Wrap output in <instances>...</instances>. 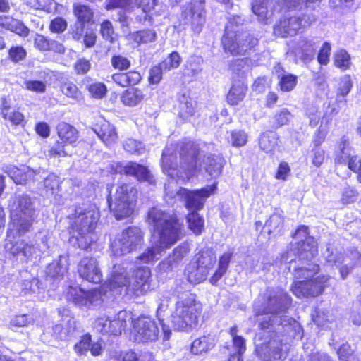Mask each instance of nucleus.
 Segmentation results:
<instances>
[{"label": "nucleus", "instance_id": "nucleus-9", "mask_svg": "<svg viewBox=\"0 0 361 361\" xmlns=\"http://www.w3.org/2000/svg\"><path fill=\"white\" fill-rule=\"evenodd\" d=\"M136 189L128 184H122L116 188L109 206L116 219H123L130 216L134 210L136 197Z\"/></svg>", "mask_w": 361, "mask_h": 361}, {"label": "nucleus", "instance_id": "nucleus-35", "mask_svg": "<svg viewBox=\"0 0 361 361\" xmlns=\"http://www.w3.org/2000/svg\"><path fill=\"white\" fill-rule=\"evenodd\" d=\"M7 173L16 184L20 185H25L29 179H34L35 174V171L28 167L21 169L13 166Z\"/></svg>", "mask_w": 361, "mask_h": 361}, {"label": "nucleus", "instance_id": "nucleus-13", "mask_svg": "<svg viewBox=\"0 0 361 361\" xmlns=\"http://www.w3.org/2000/svg\"><path fill=\"white\" fill-rule=\"evenodd\" d=\"M216 189V183H214L210 186H207L201 190L194 191H189L185 188H180V189L175 192H166V195L170 198H176L179 200H183L185 207L190 210L200 209L203 207L205 199L213 194Z\"/></svg>", "mask_w": 361, "mask_h": 361}, {"label": "nucleus", "instance_id": "nucleus-45", "mask_svg": "<svg viewBox=\"0 0 361 361\" xmlns=\"http://www.w3.org/2000/svg\"><path fill=\"white\" fill-rule=\"evenodd\" d=\"M231 257V253H224L220 258L217 270L209 279L212 284L215 285L226 273Z\"/></svg>", "mask_w": 361, "mask_h": 361}, {"label": "nucleus", "instance_id": "nucleus-18", "mask_svg": "<svg viewBox=\"0 0 361 361\" xmlns=\"http://www.w3.org/2000/svg\"><path fill=\"white\" fill-rule=\"evenodd\" d=\"M314 20L311 17H285L281 19L278 25L274 27V33L275 35L281 37L287 36H293L296 35L298 31L302 27L310 26Z\"/></svg>", "mask_w": 361, "mask_h": 361}, {"label": "nucleus", "instance_id": "nucleus-64", "mask_svg": "<svg viewBox=\"0 0 361 361\" xmlns=\"http://www.w3.org/2000/svg\"><path fill=\"white\" fill-rule=\"evenodd\" d=\"M27 55L25 49L20 46L12 47L8 53L9 59L13 62L23 60Z\"/></svg>", "mask_w": 361, "mask_h": 361}, {"label": "nucleus", "instance_id": "nucleus-10", "mask_svg": "<svg viewBox=\"0 0 361 361\" xmlns=\"http://www.w3.org/2000/svg\"><path fill=\"white\" fill-rule=\"evenodd\" d=\"M225 32L222 39L224 48L233 55L243 54L257 43V39L246 32L237 34L233 29V21H229Z\"/></svg>", "mask_w": 361, "mask_h": 361}, {"label": "nucleus", "instance_id": "nucleus-47", "mask_svg": "<svg viewBox=\"0 0 361 361\" xmlns=\"http://www.w3.org/2000/svg\"><path fill=\"white\" fill-rule=\"evenodd\" d=\"M283 224V217L280 212H275L270 216L266 221L264 228H267V233H271L276 231H280Z\"/></svg>", "mask_w": 361, "mask_h": 361}, {"label": "nucleus", "instance_id": "nucleus-29", "mask_svg": "<svg viewBox=\"0 0 361 361\" xmlns=\"http://www.w3.org/2000/svg\"><path fill=\"white\" fill-rule=\"evenodd\" d=\"M8 238L6 247L12 255L23 253L25 257H29L36 252V248L32 244L25 243L24 240H13L11 239L15 238L13 237Z\"/></svg>", "mask_w": 361, "mask_h": 361}, {"label": "nucleus", "instance_id": "nucleus-8", "mask_svg": "<svg viewBox=\"0 0 361 361\" xmlns=\"http://www.w3.org/2000/svg\"><path fill=\"white\" fill-rule=\"evenodd\" d=\"M144 233L137 226H130L118 233L111 243V252L119 257L128 254L143 244Z\"/></svg>", "mask_w": 361, "mask_h": 361}, {"label": "nucleus", "instance_id": "nucleus-54", "mask_svg": "<svg viewBox=\"0 0 361 361\" xmlns=\"http://www.w3.org/2000/svg\"><path fill=\"white\" fill-rule=\"evenodd\" d=\"M293 118L292 114L286 108L276 112L273 117V123L276 127L286 125Z\"/></svg>", "mask_w": 361, "mask_h": 361}, {"label": "nucleus", "instance_id": "nucleus-38", "mask_svg": "<svg viewBox=\"0 0 361 361\" xmlns=\"http://www.w3.org/2000/svg\"><path fill=\"white\" fill-rule=\"evenodd\" d=\"M195 102L192 99L183 96L178 106V116L184 121L189 120L195 112Z\"/></svg>", "mask_w": 361, "mask_h": 361}, {"label": "nucleus", "instance_id": "nucleus-21", "mask_svg": "<svg viewBox=\"0 0 361 361\" xmlns=\"http://www.w3.org/2000/svg\"><path fill=\"white\" fill-rule=\"evenodd\" d=\"M279 340L271 339L266 343L257 344L256 352L262 361H283L285 353Z\"/></svg>", "mask_w": 361, "mask_h": 361}, {"label": "nucleus", "instance_id": "nucleus-36", "mask_svg": "<svg viewBox=\"0 0 361 361\" xmlns=\"http://www.w3.org/2000/svg\"><path fill=\"white\" fill-rule=\"evenodd\" d=\"M223 162L220 157H208L203 160V167L212 178H217L221 173Z\"/></svg>", "mask_w": 361, "mask_h": 361}, {"label": "nucleus", "instance_id": "nucleus-20", "mask_svg": "<svg viewBox=\"0 0 361 361\" xmlns=\"http://www.w3.org/2000/svg\"><path fill=\"white\" fill-rule=\"evenodd\" d=\"M294 237L301 241L298 246L300 260H312L317 255V247L314 239L308 235V227L300 226Z\"/></svg>", "mask_w": 361, "mask_h": 361}, {"label": "nucleus", "instance_id": "nucleus-60", "mask_svg": "<svg viewBox=\"0 0 361 361\" xmlns=\"http://www.w3.org/2000/svg\"><path fill=\"white\" fill-rule=\"evenodd\" d=\"M112 66L119 71L127 70L130 66V61L121 55H115L111 59Z\"/></svg>", "mask_w": 361, "mask_h": 361}, {"label": "nucleus", "instance_id": "nucleus-4", "mask_svg": "<svg viewBox=\"0 0 361 361\" xmlns=\"http://www.w3.org/2000/svg\"><path fill=\"white\" fill-rule=\"evenodd\" d=\"M290 303V297L281 288L269 290L262 303H255L254 322H257L262 329H269L276 323L281 324V318L277 314L284 312Z\"/></svg>", "mask_w": 361, "mask_h": 361}, {"label": "nucleus", "instance_id": "nucleus-1", "mask_svg": "<svg viewBox=\"0 0 361 361\" xmlns=\"http://www.w3.org/2000/svg\"><path fill=\"white\" fill-rule=\"evenodd\" d=\"M148 221L154 226L150 246L137 257L145 264L152 263L161 258L181 238L182 224L175 214L154 207L148 212Z\"/></svg>", "mask_w": 361, "mask_h": 361}, {"label": "nucleus", "instance_id": "nucleus-28", "mask_svg": "<svg viewBox=\"0 0 361 361\" xmlns=\"http://www.w3.org/2000/svg\"><path fill=\"white\" fill-rule=\"evenodd\" d=\"M274 70L279 80L280 89L283 92L293 90L298 82V77L285 71L280 64L275 66Z\"/></svg>", "mask_w": 361, "mask_h": 361}, {"label": "nucleus", "instance_id": "nucleus-57", "mask_svg": "<svg viewBox=\"0 0 361 361\" xmlns=\"http://www.w3.org/2000/svg\"><path fill=\"white\" fill-rule=\"evenodd\" d=\"M61 90L66 97L75 100H79L81 98V92L78 87L71 82H66L61 86Z\"/></svg>", "mask_w": 361, "mask_h": 361}, {"label": "nucleus", "instance_id": "nucleus-42", "mask_svg": "<svg viewBox=\"0 0 361 361\" xmlns=\"http://www.w3.org/2000/svg\"><path fill=\"white\" fill-rule=\"evenodd\" d=\"M247 89V87L242 83L233 85L227 95L229 104L234 106L241 102L246 94Z\"/></svg>", "mask_w": 361, "mask_h": 361}, {"label": "nucleus", "instance_id": "nucleus-50", "mask_svg": "<svg viewBox=\"0 0 361 361\" xmlns=\"http://www.w3.org/2000/svg\"><path fill=\"white\" fill-rule=\"evenodd\" d=\"M35 322L34 317L32 314H20L13 317L8 324L10 329L20 328L28 326Z\"/></svg>", "mask_w": 361, "mask_h": 361}, {"label": "nucleus", "instance_id": "nucleus-2", "mask_svg": "<svg viewBox=\"0 0 361 361\" xmlns=\"http://www.w3.org/2000/svg\"><path fill=\"white\" fill-rule=\"evenodd\" d=\"M173 145L167 146L162 154L163 171L172 178L189 179L197 169L196 157L199 148L190 141H183L176 145V151L179 152V165L176 162V154H173Z\"/></svg>", "mask_w": 361, "mask_h": 361}, {"label": "nucleus", "instance_id": "nucleus-49", "mask_svg": "<svg viewBox=\"0 0 361 361\" xmlns=\"http://www.w3.org/2000/svg\"><path fill=\"white\" fill-rule=\"evenodd\" d=\"M334 61L335 66L342 70H347L350 68L351 65L350 55L345 49H341L334 53Z\"/></svg>", "mask_w": 361, "mask_h": 361}, {"label": "nucleus", "instance_id": "nucleus-6", "mask_svg": "<svg viewBox=\"0 0 361 361\" xmlns=\"http://www.w3.org/2000/svg\"><path fill=\"white\" fill-rule=\"evenodd\" d=\"M202 312V304L196 296L185 292L180 295L171 315V322L174 330L188 331L195 328Z\"/></svg>", "mask_w": 361, "mask_h": 361}, {"label": "nucleus", "instance_id": "nucleus-32", "mask_svg": "<svg viewBox=\"0 0 361 361\" xmlns=\"http://www.w3.org/2000/svg\"><path fill=\"white\" fill-rule=\"evenodd\" d=\"M112 80L116 84L122 87L135 85L138 84L142 79L139 72L132 71L127 73H114L111 76Z\"/></svg>", "mask_w": 361, "mask_h": 361}, {"label": "nucleus", "instance_id": "nucleus-40", "mask_svg": "<svg viewBox=\"0 0 361 361\" xmlns=\"http://www.w3.org/2000/svg\"><path fill=\"white\" fill-rule=\"evenodd\" d=\"M58 135L63 142L73 143L78 139L77 130L66 123H61L58 126Z\"/></svg>", "mask_w": 361, "mask_h": 361}, {"label": "nucleus", "instance_id": "nucleus-46", "mask_svg": "<svg viewBox=\"0 0 361 361\" xmlns=\"http://www.w3.org/2000/svg\"><path fill=\"white\" fill-rule=\"evenodd\" d=\"M259 145L266 153L271 152L278 145V139L272 133H263L259 138Z\"/></svg>", "mask_w": 361, "mask_h": 361}, {"label": "nucleus", "instance_id": "nucleus-63", "mask_svg": "<svg viewBox=\"0 0 361 361\" xmlns=\"http://www.w3.org/2000/svg\"><path fill=\"white\" fill-rule=\"evenodd\" d=\"M357 196L358 192L357 190L352 187L346 186L343 190L341 201L344 204L353 203L357 200Z\"/></svg>", "mask_w": 361, "mask_h": 361}, {"label": "nucleus", "instance_id": "nucleus-59", "mask_svg": "<svg viewBox=\"0 0 361 361\" xmlns=\"http://www.w3.org/2000/svg\"><path fill=\"white\" fill-rule=\"evenodd\" d=\"M230 142L235 147L244 146L247 142V135L243 130H233L231 133Z\"/></svg>", "mask_w": 361, "mask_h": 361}, {"label": "nucleus", "instance_id": "nucleus-48", "mask_svg": "<svg viewBox=\"0 0 361 361\" xmlns=\"http://www.w3.org/2000/svg\"><path fill=\"white\" fill-rule=\"evenodd\" d=\"M188 228L196 235L202 233L204 228V220L196 212H192L187 216Z\"/></svg>", "mask_w": 361, "mask_h": 361}, {"label": "nucleus", "instance_id": "nucleus-37", "mask_svg": "<svg viewBox=\"0 0 361 361\" xmlns=\"http://www.w3.org/2000/svg\"><path fill=\"white\" fill-rule=\"evenodd\" d=\"M144 99V94L142 90L137 88H130L126 90L121 95V100L126 106H135L140 104Z\"/></svg>", "mask_w": 361, "mask_h": 361}, {"label": "nucleus", "instance_id": "nucleus-34", "mask_svg": "<svg viewBox=\"0 0 361 361\" xmlns=\"http://www.w3.org/2000/svg\"><path fill=\"white\" fill-rule=\"evenodd\" d=\"M185 275L190 283L197 284L206 280L209 274L196 263H192L186 267Z\"/></svg>", "mask_w": 361, "mask_h": 361}, {"label": "nucleus", "instance_id": "nucleus-53", "mask_svg": "<svg viewBox=\"0 0 361 361\" xmlns=\"http://www.w3.org/2000/svg\"><path fill=\"white\" fill-rule=\"evenodd\" d=\"M25 3L34 9L44 10L51 12L56 8L54 0H25Z\"/></svg>", "mask_w": 361, "mask_h": 361}, {"label": "nucleus", "instance_id": "nucleus-16", "mask_svg": "<svg viewBox=\"0 0 361 361\" xmlns=\"http://www.w3.org/2000/svg\"><path fill=\"white\" fill-rule=\"evenodd\" d=\"M68 302L79 307L99 305L102 301V293L97 289L85 290L78 286H69L65 293Z\"/></svg>", "mask_w": 361, "mask_h": 361}, {"label": "nucleus", "instance_id": "nucleus-26", "mask_svg": "<svg viewBox=\"0 0 361 361\" xmlns=\"http://www.w3.org/2000/svg\"><path fill=\"white\" fill-rule=\"evenodd\" d=\"M94 131L106 145H111L118 140L115 127L106 120L98 122L95 125Z\"/></svg>", "mask_w": 361, "mask_h": 361}, {"label": "nucleus", "instance_id": "nucleus-11", "mask_svg": "<svg viewBox=\"0 0 361 361\" xmlns=\"http://www.w3.org/2000/svg\"><path fill=\"white\" fill-rule=\"evenodd\" d=\"M106 9L122 8L128 12L133 11L135 7L142 8L143 18H138L140 21H145L149 18L147 13L154 11L157 16L162 14L166 6L159 3V0H106Z\"/></svg>", "mask_w": 361, "mask_h": 361}, {"label": "nucleus", "instance_id": "nucleus-55", "mask_svg": "<svg viewBox=\"0 0 361 361\" xmlns=\"http://www.w3.org/2000/svg\"><path fill=\"white\" fill-rule=\"evenodd\" d=\"M123 148L130 154H142L145 152L144 145L134 139H127L123 143Z\"/></svg>", "mask_w": 361, "mask_h": 361}, {"label": "nucleus", "instance_id": "nucleus-58", "mask_svg": "<svg viewBox=\"0 0 361 361\" xmlns=\"http://www.w3.org/2000/svg\"><path fill=\"white\" fill-rule=\"evenodd\" d=\"M100 32L105 40L109 41L111 43L114 42L116 35L114 33L112 23L109 20H104L101 24Z\"/></svg>", "mask_w": 361, "mask_h": 361}, {"label": "nucleus", "instance_id": "nucleus-24", "mask_svg": "<svg viewBox=\"0 0 361 361\" xmlns=\"http://www.w3.org/2000/svg\"><path fill=\"white\" fill-rule=\"evenodd\" d=\"M116 172L135 176L138 180L147 182L152 185L155 183L154 176L148 169L135 162H128L125 166H118Z\"/></svg>", "mask_w": 361, "mask_h": 361}, {"label": "nucleus", "instance_id": "nucleus-62", "mask_svg": "<svg viewBox=\"0 0 361 361\" xmlns=\"http://www.w3.org/2000/svg\"><path fill=\"white\" fill-rule=\"evenodd\" d=\"M67 28V22L62 17H56L53 19L49 25V30L53 33H61Z\"/></svg>", "mask_w": 361, "mask_h": 361}, {"label": "nucleus", "instance_id": "nucleus-3", "mask_svg": "<svg viewBox=\"0 0 361 361\" xmlns=\"http://www.w3.org/2000/svg\"><path fill=\"white\" fill-rule=\"evenodd\" d=\"M298 255H299L298 252ZM312 261H301L298 257V262L296 259H290L289 262L290 266L297 264V266L293 267L294 277L297 279H305L295 281L292 286L291 290L298 298L316 297L320 295L328 281V277L325 276L310 279L319 271V266ZM289 269H291V267H289Z\"/></svg>", "mask_w": 361, "mask_h": 361}, {"label": "nucleus", "instance_id": "nucleus-30", "mask_svg": "<svg viewBox=\"0 0 361 361\" xmlns=\"http://www.w3.org/2000/svg\"><path fill=\"white\" fill-rule=\"evenodd\" d=\"M190 248L188 245L183 244L177 247L173 250V252L169 257L161 262L160 264L161 268L164 271L171 269L176 266L183 258L189 252Z\"/></svg>", "mask_w": 361, "mask_h": 361}, {"label": "nucleus", "instance_id": "nucleus-43", "mask_svg": "<svg viewBox=\"0 0 361 361\" xmlns=\"http://www.w3.org/2000/svg\"><path fill=\"white\" fill-rule=\"evenodd\" d=\"M252 12L257 16L259 21L267 24L272 13L268 11L267 3L264 0H255L252 7Z\"/></svg>", "mask_w": 361, "mask_h": 361}, {"label": "nucleus", "instance_id": "nucleus-51", "mask_svg": "<svg viewBox=\"0 0 361 361\" xmlns=\"http://www.w3.org/2000/svg\"><path fill=\"white\" fill-rule=\"evenodd\" d=\"M133 39L137 44L152 42L156 39L157 35L152 30H143L134 32L132 35Z\"/></svg>", "mask_w": 361, "mask_h": 361}, {"label": "nucleus", "instance_id": "nucleus-33", "mask_svg": "<svg viewBox=\"0 0 361 361\" xmlns=\"http://www.w3.org/2000/svg\"><path fill=\"white\" fill-rule=\"evenodd\" d=\"M214 345L215 339L213 336H203L194 340L191 345V352L196 355L202 354L212 349Z\"/></svg>", "mask_w": 361, "mask_h": 361}, {"label": "nucleus", "instance_id": "nucleus-23", "mask_svg": "<svg viewBox=\"0 0 361 361\" xmlns=\"http://www.w3.org/2000/svg\"><path fill=\"white\" fill-rule=\"evenodd\" d=\"M78 273L80 277L94 283L100 282L102 278L97 261L93 257H84L80 260Z\"/></svg>", "mask_w": 361, "mask_h": 361}, {"label": "nucleus", "instance_id": "nucleus-17", "mask_svg": "<svg viewBox=\"0 0 361 361\" xmlns=\"http://www.w3.org/2000/svg\"><path fill=\"white\" fill-rule=\"evenodd\" d=\"M326 252V258L327 262L340 266V273L343 279L348 276L355 266L361 264V254L357 250H352L345 255L329 253V249Z\"/></svg>", "mask_w": 361, "mask_h": 361}, {"label": "nucleus", "instance_id": "nucleus-61", "mask_svg": "<svg viewBox=\"0 0 361 361\" xmlns=\"http://www.w3.org/2000/svg\"><path fill=\"white\" fill-rule=\"evenodd\" d=\"M91 336L89 334L84 335L80 341L75 345L74 349L77 354L84 355L89 350L90 347Z\"/></svg>", "mask_w": 361, "mask_h": 361}, {"label": "nucleus", "instance_id": "nucleus-12", "mask_svg": "<svg viewBox=\"0 0 361 361\" xmlns=\"http://www.w3.org/2000/svg\"><path fill=\"white\" fill-rule=\"evenodd\" d=\"M132 319L131 314L121 311L114 317H98L92 323L93 329L98 333L108 336H118Z\"/></svg>", "mask_w": 361, "mask_h": 361}, {"label": "nucleus", "instance_id": "nucleus-41", "mask_svg": "<svg viewBox=\"0 0 361 361\" xmlns=\"http://www.w3.org/2000/svg\"><path fill=\"white\" fill-rule=\"evenodd\" d=\"M216 262V255L212 250L202 252L197 257L195 262L202 269H204L208 274L213 269Z\"/></svg>", "mask_w": 361, "mask_h": 361}, {"label": "nucleus", "instance_id": "nucleus-15", "mask_svg": "<svg viewBox=\"0 0 361 361\" xmlns=\"http://www.w3.org/2000/svg\"><path fill=\"white\" fill-rule=\"evenodd\" d=\"M131 334L138 343L155 342L159 336V329L154 319L140 317L133 321Z\"/></svg>", "mask_w": 361, "mask_h": 361}, {"label": "nucleus", "instance_id": "nucleus-39", "mask_svg": "<svg viewBox=\"0 0 361 361\" xmlns=\"http://www.w3.org/2000/svg\"><path fill=\"white\" fill-rule=\"evenodd\" d=\"M336 162L341 164H347L350 170H356L357 157L350 148L343 147L340 154L336 157Z\"/></svg>", "mask_w": 361, "mask_h": 361}, {"label": "nucleus", "instance_id": "nucleus-22", "mask_svg": "<svg viewBox=\"0 0 361 361\" xmlns=\"http://www.w3.org/2000/svg\"><path fill=\"white\" fill-rule=\"evenodd\" d=\"M150 276L151 271L147 267L135 270L131 279L132 283L128 288V293L139 295L147 292L149 289Z\"/></svg>", "mask_w": 361, "mask_h": 361}, {"label": "nucleus", "instance_id": "nucleus-14", "mask_svg": "<svg viewBox=\"0 0 361 361\" xmlns=\"http://www.w3.org/2000/svg\"><path fill=\"white\" fill-rule=\"evenodd\" d=\"M181 21L190 26L195 33H200L205 23L204 0H190L182 7Z\"/></svg>", "mask_w": 361, "mask_h": 361}, {"label": "nucleus", "instance_id": "nucleus-56", "mask_svg": "<svg viewBox=\"0 0 361 361\" xmlns=\"http://www.w3.org/2000/svg\"><path fill=\"white\" fill-rule=\"evenodd\" d=\"M181 63V57L176 51L172 52L168 58L163 61L161 67H163L166 71L177 68Z\"/></svg>", "mask_w": 361, "mask_h": 361}, {"label": "nucleus", "instance_id": "nucleus-52", "mask_svg": "<svg viewBox=\"0 0 361 361\" xmlns=\"http://www.w3.org/2000/svg\"><path fill=\"white\" fill-rule=\"evenodd\" d=\"M73 12L78 20L81 23H87L93 16L92 10L87 6L75 4L73 6Z\"/></svg>", "mask_w": 361, "mask_h": 361}, {"label": "nucleus", "instance_id": "nucleus-25", "mask_svg": "<svg viewBox=\"0 0 361 361\" xmlns=\"http://www.w3.org/2000/svg\"><path fill=\"white\" fill-rule=\"evenodd\" d=\"M339 112V108L336 106L329 105L325 110L321 120V125L318 130L315 132L313 137V143L316 147L319 146L325 140L328 132L329 127L333 118Z\"/></svg>", "mask_w": 361, "mask_h": 361}, {"label": "nucleus", "instance_id": "nucleus-44", "mask_svg": "<svg viewBox=\"0 0 361 361\" xmlns=\"http://www.w3.org/2000/svg\"><path fill=\"white\" fill-rule=\"evenodd\" d=\"M353 87V81L349 75H345L340 78L336 88V102H341L340 97H345Z\"/></svg>", "mask_w": 361, "mask_h": 361}, {"label": "nucleus", "instance_id": "nucleus-19", "mask_svg": "<svg viewBox=\"0 0 361 361\" xmlns=\"http://www.w3.org/2000/svg\"><path fill=\"white\" fill-rule=\"evenodd\" d=\"M130 270L131 268L128 269V264H119L113 267L106 284L110 291L121 293V290L126 288L128 293V288L132 283L130 278Z\"/></svg>", "mask_w": 361, "mask_h": 361}, {"label": "nucleus", "instance_id": "nucleus-31", "mask_svg": "<svg viewBox=\"0 0 361 361\" xmlns=\"http://www.w3.org/2000/svg\"><path fill=\"white\" fill-rule=\"evenodd\" d=\"M68 269V257L60 256L59 260L50 263L47 268V276L53 279H60Z\"/></svg>", "mask_w": 361, "mask_h": 361}, {"label": "nucleus", "instance_id": "nucleus-27", "mask_svg": "<svg viewBox=\"0 0 361 361\" xmlns=\"http://www.w3.org/2000/svg\"><path fill=\"white\" fill-rule=\"evenodd\" d=\"M316 43L307 39H300L294 48L295 56L304 62L310 61L314 56Z\"/></svg>", "mask_w": 361, "mask_h": 361}, {"label": "nucleus", "instance_id": "nucleus-5", "mask_svg": "<svg viewBox=\"0 0 361 361\" xmlns=\"http://www.w3.org/2000/svg\"><path fill=\"white\" fill-rule=\"evenodd\" d=\"M10 208L8 237H20L30 231L38 216L34 200L27 195H18L12 200Z\"/></svg>", "mask_w": 361, "mask_h": 361}, {"label": "nucleus", "instance_id": "nucleus-7", "mask_svg": "<svg viewBox=\"0 0 361 361\" xmlns=\"http://www.w3.org/2000/svg\"><path fill=\"white\" fill-rule=\"evenodd\" d=\"M74 229L78 233L75 237L80 248L86 250L92 242L89 235L96 228L99 219V212L92 205L87 208L78 207L75 211Z\"/></svg>", "mask_w": 361, "mask_h": 361}]
</instances>
